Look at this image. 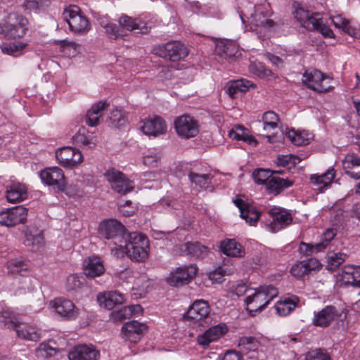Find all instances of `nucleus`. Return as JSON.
I'll return each instance as SVG.
<instances>
[{"label": "nucleus", "mask_w": 360, "mask_h": 360, "mask_svg": "<svg viewBox=\"0 0 360 360\" xmlns=\"http://www.w3.org/2000/svg\"><path fill=\"white\" fill-rule=\"evenodd\" d=\"M341 278L346 285L360 287V266L347 265L342 269Z\"/></svg>", "instance_id": "33"}, {"label": "nucleus", "mask_w": 360, "mask_h": 360, "mask_svg": "<svg viewBox=\"0 0 360 360\" xmlns=\"http://www.w3.org/2000/svg\"><path fill=\"white\" fill-rule=\"evenodd\" d=\"M62 17L68 22L70 31L74 33L83 34L91 30V23L88 18L77 5L70 4L65 6Z\"/></svg>", "instance_id": "6"}, {"label": "nucleus", "mask_w": 360, "mask_h": 360, "mask_svg": "<svg viewBox=\"0 0 360 360\" xmlns=\"http://www.w3.org/2000/svg\"><path fill=\"white\" fill-rule=\"evenodd\" d=\"M312 30H316L320 32L324 37L333 39L335 37V34L332 30L326 24H323L320 15L317 18V23L313 27Z\"/></svg>", "instance_id": "61"}, {"label": "nucleus", "mask_w": 360, "mask_h": 360, "mask_svg": "<svg viewBox=\"0 0 360 360\" xmlns=\"http://www.w3.org/2000/svg\"><path fill=\"white\" fill-rule=\"evenodd\" d=\"M230 138L238 141H243L249 143H257V141L252 136H249L247 130L242 125H237L234 129L229 131Z\"/></svg>", "instance_id": "43"}, {"label": "nucleus", "mask_w": 360, "mask_h": 360, "mask_svg": "<svg viewBox=\"0 0 360 360\" xmlns=\"http://www.w3.org/2000/svg\"><path fill=\"white\" fill-rule=\"evenodd\" d=\"M316 264V259L303 260L294 264L291 267L290 273L295 277L301 278L314 269Z\"/></svg>", "instance_id": "38"}, {"label": "nucleus", "mask_w": 360, "mask_h": 360, "mask_svg": "<svg viewBox=\"0 0 360 360\" xmlns=\"http://www.w3.org/2000/svg\"><path fill=\"white\" fill-rule=\"evenodd\" d=\"M337 229L334 227H330L326 229L321 236V241L316 243V248L318 249V251H322L326 249L329 245L330 242L334 239L337 235Z\"/></svg>", "instance_id": "47"}, {"label": "nucleus", "mask_w": 360, "mask_h": 360, "mask_svg": "<svg viewBox=\"0 0 360 360\" xmlns=\"http://www.w3.org/2000/svg\"><path fill=\"white\" fill-rule=\"evenodd\" d=\"M340 316L339 311L333 305H327L321 310L314 312L312 323L320 328H327Z\"/></svg>", "instance_id": "15"}, {"label": "nucleus", "mask_w": 360, "mask_h": 360, "mask_svg": "<svg viewBox=\"0 0 360 360\" xmlns=\"http://www.w3.org/2000/svg\"><path fill=\"white\" fill-rule=\"evenodd\" d=\"M294 15L302 27L308 30H313V27L317 23V18L320 15L319 13H311L302 7L296 8Z\"/></svg>", "instance_id": "30"}, {"label": "nucleus", "mask_w": 360, "mask_h": 360, "mask_svg": "<svg viewBox=\"0 0 360 360\" xmlns=\"http://www.w3.org/2000/svg\"><path fill=\"white\" fill-rule=\"evenodd\" d=\"M268 212L272 217L269 228L273 233L285 228L292 221V214L283 208L274 207L269 209Z\"/></svg>", "instance_id": "16"}, {"label": "nucleus", "mask_w": 360, "mask_h": 360, "mask_svg": "<svg viewBox=\"0 0 360 360\" xmlns=\"http://www.w3.org/2000/svg\"><path fill=\"white\" fill-rule=\"evenodd\" d=\"M288 139L296 146H304L310 143L313 135L307 131L290 130L286 134Z\"/></svg>", "instance_id": "39"}, {"label": "nucleus", "mask_w": 360, "mask_h": 360, "mask_svg": "<svg viewBox=\"0 0 360 360\" xmlns=\"http://www.w3.org/2000/svg\"><path fill=\"white\" fill-rule=\"evenodd\" d=\"M306 360H330V356L323 350L318 349L309 352Z\"/></svg>", "instance_id": "64"}, {"label": "nucleus", "mask_w": 360, "mask_h": 360, "mask_svg": "<svg viewBox=\"0 0 360 360\" xmlns=\"http://www.w3.org/2000/svg\"><path fill=\"white\" fill-rule=\"evenodd\" d=\"M143 309L139 304H133L124 307L117 312L116 316L118 319H126L131 316H136L142 313Z\"/></svg>", "instance_id": "46"}, {"label": "nucleus", "mask_w": 360, "mask_h": 360, "mask_svg": "<svg viewBox=\"0 0 360 360\" xmlns=\"http://www.w3.org/2000/svg\"><path fill=\"white\" fill-rule=\"evenodd\" d=\"M149 240L141 233H129L120 247H112L111 254L116 258H122L125 255L135 262H144L149 254Z\"/></svg>", "instance_id": "1"}, {"label": "nucleus", "mask_w": 360, "mask_h": 360, "mask_svg": "<svg viewBox=\"0 0 360 360\" xmlns=\"http://www.w3.org/2000/svg\"><path fill=\"white\" fill-rule=\"evenodd\" d=\"M119 24L121 27L129 31H137L140 33H148L150 26L146 22L139 18H132L127 15H122L119 18Z\"/></svg>", "instance_id": "27"}, {"label": "nucleus", "mask_w": 360, "mask_h": 360, "mask_svg": "<svg viewBox=\"0 0 360 360\" xmlns=\"http://www.w3.org/2000/svg\"><path fill=\"white\" fill-rule=\"evenodd\" d=\"M238 346L240 352L246 355H250V358H255L262 345L255 338L252 336H245L239 339Z\"/></svg>", "instance_id": "31"}, {"label": "nucleus", "mask_w": 360, "mask_h": 360, "mask_svg": "<svg viewBox=\"0 0 360 360\" xmlns=\"http://www.w3.org/2000/svg\"><path fill=\"white\" fill-rule=\"evenodd\" d=\"M278 295V289L272 285L258 287L255 292L248 296L245 302L250 311H262Z\"/></svg>", "instance_id": "5"}, {"label": "nucleus", "mask_w": 360, "mask_h": 360, "mask_svg": "<svg viewBox=\"0 0 360 360\" xmlns=\"http://www.w3.org/2000/svg\"><path fill=\"white\" fill-rule=\"evenodd\" d=\"M360 165V158H359L356 155L352 153L347 154L343 160V168L345 171H347L349 169H353L356 166Z\"/></svg>", "instance_id": "62"}, {"label": "nucleus", "mask_w": 360, "mask_h": 360, "mask_svg": "<svg viewBox=\"0 0 360 360\" xmlns=\"http://www.w3.org/2000/svg\"><path fill=\"white\" fill-rule=\"evenodd\" d=\"M27 197V186L20 182H12L6 186V198L9 202L15 203L25 200Z\"/></svg>", "instance_id": "28"}, {"label": "nucleus", "mask_w": 360, "mask_h": 360, "mask_svg": "<svg viewBox=\"0 0 360 360\" xmlns=\"http://www.w3.org/2000/svg\"><path fill=\"white\" fill-rule=\"evenodd\" d=\"M25 244L34 250H37L44 244V237L40 230L30 228L25 233Z\"/></svg>", "instance_id": "37"}, {"label": "nucleus", "mask_w": 360, "mask_h": 360, "mask_svg": "<svg viewBox=\"0 0 360 360\" xmlns=\"http://www.w3.org/2000/svg\"><path fill=\"white\" fill-rule=\"evenodd\" d=\"M37 356L42 358L53 356L57 354V349L48 344L41 343L37 351Z\"/></svg>", "instance_id": "60"}, {"label": "nucleus", "mask_w": 360, "mask_h": 360, "mask_svg": "<svg viewBox=\"0 0 360 360\" xmlns=\"http://www.w3.org/2000/svg\"><path fill=\"white\" fill-rule=\"evenodd\" d=\"M215 53L221 58L229 59L236 57L239 51L238 46L233 41L219 40L216 43Z\"/></svg>", "instance_id": "32"}, {"label": "nucleus", "mask_w": 360, "mask_h": 360, "mask_svg": "<svg viewBox=\"0 0 360 360\" xmlns=\"http://www.w3.org/2000/svg\"><path fill=\"white\" fill-rule=\"evenodd\" d=\"M160 159L161 157L158 153L150 151L143 157V163L148 167H158L160 165Z\"/></svg>", "instance_id": "55"}, {"label": "nucleus", "mask_w": 360, "mask_h": 360, "mask_svg": "<svg viewBox=\"0 0 360 360\" xmlns=\"http://www.w3.org/2000/svg\"><path fill=\"white\" fill-rule=\"evenodd\" d=\"M232 271L225 265L216 269L210 273L209 278L212 283H220L224 281V276L226 274L229 275Z\"/></svg>", "instance_id": "52"}, {"label": "nucleus", "mask_w": 360, "mask_h": 360, "mask_svg": "<svg viewBox=\"0 0 360 360\" xmlns=\"http://www.w3.org/2000/svg\"><path fill=\"white\" fill-rule=\"evenodd\" d=\"M300 162V160L298 157L292 154H287L278 155L276 163L278 166L288 167L290 165H295Z\"/></svg>", "instance_id": "58"}, {"label": "nucleus", "mask_w": 360, "mask_h": 360, "mask_svg": "<svg viewBox=\"0 0 360 360\" xmlns=\"http://www.w3.org/2000/svg\"><path fill=\"white\" fill-rule=\"evenodd\" d=\"M210 312V309L207 302L199 300L192 304L184 318L186 320L200 322L208 317Z\"/></svg>", "instance_id": "20"}, {"label": "nucleus", "mask_w": 360, "mask_h": 360, "mask_svg": "<svg viewBox=\"0 0 360 360\" xmlns=\"http://www.w3.org/2000/svg\"><path fill=\"white\" fill-rule=\"evenodd\" d=\"M197 271L198 267L195 264L178 267L167 277V283L173 286L188 284L195 276Z\"/></svg>", "instance_id": "13"}, {"label": "nucleus", "mask_w": 360, "mask_h": 360, "mask_svg": "<svg viewBox=\"0 0 360 360\" xmlns=\"http://www.w3.org/2000/svg\"><path fill=\"white\" fill-rule=\"evenodd\" d=\"M263 128L265 131L274 129L278 127V115L274 111H267L262 116Z\"/></svg>", "instance_id": "50"}, {"label": "nucleus", "mask_w": 360, "mask_h": 360, "mask_svg": "<svg viewBox=\"0 0 360 360\" xmlns=\"http://www.w3.org/2000/svg\"><path fill=\"white\" fill-rule=\"evenodd\" d=\"M155 54L170 61H178L185 58L188 51L184 44L177 41H169L154 49Z\"/></svg>", "instance_id": "9"}, {"label": "nucleus", "mask_w": 360, "mask_h": 360, "mask_svg": "<svg viewBox=\"0 0 360 360\" xmlns=\"http://www.w3.org/2000/svg\"><path fill=\"white\" fill-rule=\"evenodd\" d=\"M54 314L63 321L75 320L79 316V309L75 303L65 297H57L49 302Z\"/></svg>", "instance_id": "8"}, {"label": "nucleus", "mask_w": 360, "mask_h": 360, "mask_svg": "<svg viewBox=\"0 0 360 360\" xmlns=\"http://www.w3.org/2000/svg\"><path fill=\"white\" fill-rule=\"evenodd\" d=\"M82 279H83V278L77 274L69 275L67 277L65 283L66 290L69 292H72L80 289L83 285Z\"/></svg>", "instance_id": "53"}, {"label": "nucleus", "mask_w": 360, "mask_h": 360, "mask_svg": "<svg viewBox=\"0 0 360 360\" xmlns=\"http://www.w3.org/2000/svg\"><path fill=\"white\" fill-rule=\"evenodd\" d=\"M347 255L342 252H330L327 257V267L330 270H335L339 267L347 259Z\"/></svg>", "instance_id": "48"}, {"label": "nucleus", "mask_w": 360, "mask_h": 360, "mask_svg": "<svg viewBox=\"0 0 360 360\" xmlns=\"http://www.w3.org/2000/svg\"><path fill=\"white\" fill-rule=\"evenodd\" d=\"M174 127L179 136L189 139L195 136L199 132V125L193 117L183 115L176 118Z\"/></svg>", "instance_id": "12"}, {"label": "nucleus", "mask_w": 360, "mask_h": 360, "mask_svg": "<svg viewBox=\"0 0 360 360\" xmlns=\"http://www.w3.org/2000/svg\"><path fill=\"white\" fill-rule=\"evenodd\" d=\"M69 360H99L100 352L94 345H79L68 353Z\"/></svg>", "instance_id": "21"}, {"label": "nucleus", "mask_w": 360, "mask_h": 360, "mask_svg": "<svg viewBox=\"0 0 360 360\" xmlns=\"http://www.w3.org/2000/svg\"><path fill=\"white\" fill-rule=\"evenodd\" d=\"M28 210L22 205L8 209L0 214V224L6 226H13L24 223L27 217Z\"/></svg>", "instance_id": "17"}, {"label": "nucleus", "mask_w": 360, "mask_h": 360, "mask_svg": "<svg viewBox=\"0 0 360 360\" xmlns=\"http://www.w3.org/2000/svg\"><path fill=\"white\" fill-rule=\"evenodd\" d=\"M228 331L226 325L224 323H219L206 330L202 334L197 338L198 344L205 348L211 342L218 340Z\"/></svg>", "instance_id": "19"}, {"label": "nucleus", "mask_w": 360, "mask_h": 360, "mask_svg": "<svg viewBox=\"0 0 360 360\" xmlns=\"http://www.w3.org/2000/svg\"><path fill=\"white\" fill-rule=\"evenodd\" d=\"M1 321L8 328L16 331L18 338L37 342L41 339V330L35 325L20 322L18 317L11 311H4L1 316Z\"/></svg>", "instance_id": "2"}, {"label": "nucleus", "mask_w": 360, "mask_h": 360, "mask_svg": "<svg viewBox=\"0 0 360 360\" xmlns=\"http://www.w3.org/2000/svg\"><path fill=\"white\" fill-rule=\"evenodd\" d=\"M139 276V271L135 269L128 268L121 271L119 274V278L127 283L133 285L135 279Z\"/></svg>", "instance_id": "56"}, {"label": "nucleus", "mask_w": 360, "mask_h": 360, "mask_svg": "<svg viewBox=\"0 0 360 360\" xmlns=\"http://www.w3.org/2000/svg\"><path fill=\"white\" fill-rule=\"evenodd\" d=\"M105 176L110 184L112 189L120 194H126L134 188V183L127 179L120 171L115 169H108L105 173Z\"/></svg>", "instance_id": "11"}, {"label": "nucleus", "mask_w": 360, "mask_h": 360, "mask_svg": "<svg viewBox=\"0 0 360 360\" xmlns=\"http://www.w3.org/2000/svg\"><path fill=\"white\" fill-rule=\"evenodd\" d=\"M281 174V172L259 168L253 172L252 177L256 184L267 185L269 179L271 177L272 174Z\"/></svg>", "instance_id": "44"}, {"label": "nucleus", "mask_w": 360, "mask_h": 360, "mask_svg": "<svg viewBox=\"0 0 360 360\" xmlns=\"http://www.w3.org/2000/svg\"><path fill=\"white\" fill-rule=\"evenodd\" d=\"M73 140L75 143L81 144L89 148H93L95 146V143L80 131L73 136Z\"/></svg>", "instance_id": "63"}, {"label": "nucleus", "mask_w": 360, "mask_h": 360, "mask_svg": "<svg viewBox=\"0 0 360 360\" xmlns=\"http://www.w3.org/2000/svg\"><path fill=\"white\" fill-rule=\"evenodd\" d=\"M27 44L24 42H13L3 44L1 46V51L4 53L17 57L22 54Z\"/></svg>", "instance_id": "45"}, {"label": "nucleus", "mask_w": 360, "mask_h": 360, "mask_svg": "<svg viewBox=\"0 0 360 360\" xmlns=\"http://www.w3.org/2000/svg\"><path fill=\"white\" fill-rule=\"evenodd\" d=\"M233 202L239 208L242 219H245L250 225H255L257 224L261 213L255 205L248 203L240 198L233 200Z\"/></svg>", "instance_id": "22"}, {"label": "nucleus", "mask_w": 360, "mask_h": 360, "mask_svg": "<svg viewBox=\"0 0 360 360\" xmlns=\"http://www.w3.org/2000/svg\"><path fill=\"white\" fill-rule=\"evenodd\" d=\"M221 252L232 257H243L245 255V248L235 239H225L220 243Z\"/></svg>", "instance_id": "34"}, {"label": "nucleus", "mask_w": 360, "mask_h": 360, "mask_svg": "<svg viewBox=\"0 0 360 360\" xmlns=\"http://www.w3.org/2000/svg\"><path fill=\"white\" fill-rule=\"evenodd\" d=\"M302 83L309 89L319 93H326L332 90V78L320 70L310 69L302 75Z\"/></svg>", "instance_id": "7"}, {"label": "nucleus", "mask_w": 360, "mask_h": 360, "mask_svg": "<svg viewBox=\"0 0 360 360\" xmlns=\"http://www.w3.org/2000/svg\"><path fill=\"white\" fill-rule=\"evenodd\" d=\"M149 286L148 278L146 274L139 271V276L135 279L131 288L142 292H145Z\"/></svg>", "instance_id": "57"}, {"label": "nucleus", "mask_w": 360, "mask_h": 360, "mask_svg": "<svg viewBox=\"0 0 360 360\" xmlns=\"http://www.w3.org/2000/svg\"><path fill=\"white\" fill-rule=\"evenodd\" d=\"M184 251L194 257H202L207 254L208 249L198 242H188L184 245Z\"/></svg>", "instance_id": "42"}, {"label": "nucleus", "mask_w": 360, "mask_h": 360, "mask_svg": "<svg viewBox=\"0 0 360 360\" xmlns=\"http://www.w3.org/2000/svg\"><path fill=\"white\" fill-rule=\"evenodd\" d=\"M145 324L136 321L127 322L122 328L124 338L131 342H137L143 333L146 330Z\"/></svg>", "instance_id": "24"}, {"label": "nucleus", "mask_w": 360, "mask_h": 360, "mask_svg": "<svg viewBox=\"0 0 360 360\" xmlns=\"http://www.w3.org/2000/svg\"><path fill=\"white\" fill-rule=\"evenodd\" d=\"M8 269L11 274H21L27 270V264L22 260L11 259L7 264Z\"/></svg>", "instance_id": "59"}, {"label": "nucleus", "mask_w": 360, "mask_h": 360, "mask_svg": "<svg viewBox=\"0 0 360 360\" xmlns=\"http://www.w3.org/2000/svg\"><path fill=\"white\" fill-rule=\"evenodd\" d=\"M141 130L146 135L157 137L166 133L167 124L162 117L155 116L144 121Z\"/></svg>", "instance_id": "23"}, {"label": "nucleus", "mask_w": 360, "mask_h": 360, "mask_svg": "<svg viewBox=\"0 0 360 360\" xmlns=\"http://www.w3.org/2000/svg\"><path fill=\"white\" fill-rule=\"evenodd\" d=\"M300 299L294 295H288L282 297L275 304L274 308L276 314L281 316H285L290 314L297 307Z\"/></svg>", "instance_id": "26"}, {"label": "nucleus", "mask_w": 360, "mask_h": 360, "mask_svg": "<svg viewBox=\"0 0 360 360\" xmlns=\"http://www.w3.org/2000/svg\"><path fill=\"white\" fill-rule=\"evenodd\" d=\"M109 119L116 127L124 125L126 122V115L121 109L116 108L110 112Z\"/></svg>", "instance_id": "54"}, {"label": "nucleus", "mask_w": 360, "mask_h": 360, "mask_svg": "<svg viewBox=\"0 0 360 360\" xmlns=\"http://www.w3.org/2000/svg\"><path fill=\"white\" fill-rule=\"evenodd\" d=\"M98 235L108 241V245L120 247L129 233L124 226L115 219H108L100 222L98 227Z\"/></svg>", "instance_id": "3"}, {"label": "nucleus", "mask_w": 360, "mask_h": 360, "mask_svg": "<svg viewBox=\"0 0 360 360\" xmlns=\"http://www.w3.org/2000/svg\"><path fill=\"white\" fill-rule=\"evenodd\" d=\"M250 81L240 79L230 82L227 86V93L229 96L233 98L238 96L239 94L246 91L251 86Z\"/></svg>", "instance_id": "41"}, {"label": "nucleus", "mask_w": 360, "mask_h": 360, "mask_svg": "<svg viewBox=\"0 0 360 360\" xmlns=\"http://www.w3.org/2000/svg\"><path fill=\"white\" fill-rule=\"evenodd\" d=\"M188 178L192 184L200 188H205L211 184V175L205 174H199L195 172H190Z\"/></svg>", "instance_id": "49"}, {"label": "nucleus", "mask_w": 360, "mask_h": 360, "mask_svg": "<svg viewBox=\"0 0 360 360\" xmlns=\"http://www.w3.org/2000/svg\"><path fill=\"white\" fill-rule=\"evenodd\" d=\"M56 157L64 167L73 168L83 161L82 153L72 147H63L56 150Z\"/></svg>", "instance_id": "14"}, {"label": "nucleus", "mask_w": 360, "mask_h": 360, "mask_svg": "<svg viewBox=\"0 0 360 360\" xmlns=\"http://www.w3.org/2000/svg\"><path fill=\"white\" fill-rule=\"evenodd\" d=\"M293 181L288 179L281 178L278 176L272 174L269 179L266 185V189L275 195L281 193L285 188H288L292 186Z\"/></svg>", "instance_id": "35"}, {"label": "nucleus", "mask_w": 360, "mask_h": 360, "mask_svg": "<svg viewBox=\"0 0 360 360\" xmlns=\"http://www.w3.org/2000/svg\"><path fill=\"white\" fill-rule=\"evenodd\" d=\"M272 11L270 4L267 2L255 6V13L250 16V22L255 26L271 27L274 22L269 18L271 16Z\"/></svg>", "instance_id": "18"}, {"label": "nucleus", "mask_w": 360, "mask_h": 360, "mask_svg": "<svg viewBox=\"0 0 360 360\" xmlns=\"http://www.w3.org/2000/svg\"><path fill=\"white\" fill-rule=\"evenodd\" d=\"M41 181L48 186H51L58 191H63L67 182L63 171L58 167H48L39 173Z\"/></svg>", "instance_id": "10"}, {"label": "nucleus", "mask_w": 360, "mask_h": 360, "mask_svg": "<svg viewBox=\"0 0 360 360\" xmlns=\"http://www.w3.org/2000/svg\"><path fill=\"white\" fill-rule=\"evenodd\" d=\"M97 300L101 307L110 310L116 305L122 304L125 301V296L118 291H109L99 293Z\"/></svg>", "instance_id": "25"}, {"label": "nucleus", "mask_w": 360, "mask_h": 360, "mask_svg": "<svg viewBox=\"0 0 360 360\" xmlns=\"http://www.w3.org/2000/svg\"><path fill=\"white\" fill-rule=\"evenodd\" d=\"M108 106L106 102L95 103L87 111L86 124L90 127H95L99 123V119L102 117L104 110Z\"/></svg>", "instance_id": "36"}, {"label": "nucleus", "mask_w": 360, "mask_h": 360, "mask_svg": "<svg viewBox=\"0 0 360 360\" xmlns=\"http://www.w3.org/2000/svg\"><path fill=\"white\" fill-rule=\"evenodd\" d=\"M28 19L18 13H11L0 23V33L8 39L23 37L29 30Z\"/></svg>", "instance_id": "4"}, {"label": "nucleus", "mask_w": 360, "mask_h": 360, "mask_svg": "<svg viewBox=\"0 0 360 360\" xmlns=\"http://www.w3.org/2000/svg\"><path fill=\"white\" fill-rule=\"evenodd\" d=\"M105 272L103 261L96 256L86 258L84 262V274L88 278L100 276Z\"/></svg>", "instance_id": "29"}, {"label": "nucleus", "mask_w": 360, "mask_h": 360, "mask_svg": "<svg viewBox=\"0 0 360 360\" xmlns=\"http://www.w3.org/2000/svg\"><path fill=\"white\" fill-rule=\"evenodd\" d=\"M330 18L336 28L340 29L349 34H352L354 32V30L350 25L349 21L340 15L331 16Z\"/></svg>", "instance_id": "51"}, {"label": "nucleus", "mask_w": 360, "mask_h": 360, "mask_svg": "<svg viewBox=\"0 0 360 360\" xmlns=\"http://www.w3.org/2000/svg\"><path fill=\"white\" fill-rule=\"evenodd\" d=\"M335 176V171L333 167L329 168L325 173L317 175L314 174L311 176V181L313 184L318 186L319 189L329 186Z\"/></svg>", "instance_id": "40"}]
</instances>
